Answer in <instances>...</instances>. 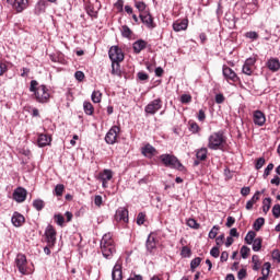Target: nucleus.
I'll return each mask as SVG.
<instances>
[{
	"mask_svg": "<svg viewBox=\"0 0 280 280\" xmlns=\"http://www.w3.org/2000/svg\"><path fill=\"white\" fill-rule=\"evenodd\" d=\"M30 92L34 93L35 100L38 102V104H47V102H49V90H47L45 84L38 86V81L32 80Z\"/></svg>",
	"mask_w": 280,
	"mask_h": 280,
	"instance_id": "obj_1",
	"label": "nucleus"
},
{
	"mask_svg": "<svg viewBox=\"0 0 280 280\" xmlns=\"http://www.w3.org/2000/svg\"><path fill=\"white\" fill-rule=\"evenodd\" d=\"M224 145H226V136H224V130H219L209 136V150H222Z\"/></svg>",
	"mask_w": 280,
	"mask_h": 280,
	"instance_id": "obj_2",
	"label": "nucleus"
},
{
	"mask_svg": "<svg viewBox=\"0 0 280 280\" xmlns=\"http://www.w3.org/2000/svg\"><path fill=\"white\" fill-rule=\"evenodd\" d=\"M160 161L164 165V167H170L171 170H178V172H185V165L180 163L178 158L174 154H162L160 155Z\"/></svg>",
	"mask_w": 280,
	"mask_h": 280,
	"instance_id": "obj_3",
	"label": "nucleus"
},
{
	"mask_svg": "<svg viewBox=\"0 0 280 280\" xmlns=\"http://www.w3.org/2000/svg\"><path fill=\"white\" fill-rule=\"evenodd\" d=\"M14 264L20 275H30V271H27V256L25 254H18Z\"/></svg>",
	"mask_w": 280,
	"mask_h": 280,
	"instance_id": "obj_4",
	"label": "nucleus"
},
{
	"mask_svg": "<svg viewBox=\"0 0 280 280\" xmlns=\"http://www.w3.org/2000/svg\"><path fill=\"white\" fill-rule=\"evenodd\" d=\"M108 56L112 62H124V50L119 46H112L108 50Z\"/></svg>",
	"mask_w": 280,
	"mask_h": 280,
	"instance_id": "obj_5",
	"label": "nucleus"
},
{
	"mask_svg": "<svg viewBox=\"0 0 280 280\" xmlns=\"http://www.w3.org/2000/svg\"><path fill=\"white\" fill-rule=\"evenodd\" d=\"M161 108H163V101L155 98L144 107V113H147V115H156Z\"/></svg>",
	"mask_w": 280,
	"mask_h": 280,
	"instance_id": "obj_6",
	"label": "nucleus"
},
{
	"mask_svg": "<svg viewBox=\"0 0 280 280\" xmlns=\"http://www.w3.org/2000/svg\"><path fill=\"white\" fill-rule=\"evenodd\" d=\"M119 126H113L105 136V142L108 145H115L117 143V135L120 132Z\"/></svg>",
	"mask_w": 280,
	"mask_h": 280,
	"instance_id": "obj_7",
	"label": "nucleus"
},
{
	"mask_svg": "<svg viewBox=\"0 0 280 280\" xmlns=\"http://www.w3.org/2000/svg\"><path fill=\"white\" fill-rule=\"evenodd\" d=\"M222 73L226 82H240V77H237V73H235V71L228 66H223Z\"/></svg>",
	"mask_w": 280,
	"mask_h": 280,
	"instance_id": "obj_8",
	"label": "nucleus"
},
{
	"mask_svg": "<svg viewBox=\"0 0 280 280\" xmlns=\"http://www.w3.org/2000/svg\"><path fill=\"white\" fill-rule=\"evenodd\" d=\"M139 18L149 30H154L156 27V25L154 24V18H152V14H150V12L141 13Z\"/></svg>",
	"mask_w": 280,
	"mask_h": 280,
	"instance_id": "obj_9",
	"label": "nucleus"
},
{
	"mask_svg": "<svg viewBox=\"0 0 280 280\" xmlns=\"http://www.w3.org/2000/svg\"><path fill=\"white\" fill-rule=\"evenodd\" d=\"M253 122L255 124V126H265L266 125V114H264V112L256 109L253 113Z\"/></svg>",
	"mask_w": 280,
	"mask_h": 280,
	"instance_id": "obj_10",
	"label": "nucleus"
},
{
	"mask_svg": "<svg viewBox=\"0 0 280 280\" xmlns=\"http://www.w3.org/2000/svg\"><path fill=\"white\" fill-rule=\"evenodd\" d=\"M101 250L105 259H110L113 255L117 253V249L115 248V244L113 243L109 245H101Z\"/></svg>",
	"mask_w": 280,
	"mask_h": 280,
	"instance_id": "obj_11",
	"label": "nucleus"
},
{
	"mask_svg": "<svg viewBox=\"0 0 280 280\" xmlns=\"http://www.w3.org/2000/svg\"><path fill=\"white\" fill-rule=\"evenodd\" d=\"M27 198V190L23 187H19L13 191V200L15 202H25Z\"/></svg>",
	"mask_w": 280,
	"mask_h": 280,
	"instance_id": "obj_12",
	"label": "nucleus"
},
{
	"mask_svg": "<svg viewBox=\"0 0 280 280\" xmlns=\"http://www.w3.org/2000/svg\"><path fill=\"white\" fill-rule=\"evenodd\" d=\"M266 67L272 73H277L280 70V61L279 58L271 57L266 61Z\"/></svg>",
	"mask_w": 280,
	"mask_h": 280,
	"instance_id": "obj_13",
	"label": "nucleus"
},
{
	"mask_svg": "<svg viewBox=\"0 0 280 280\" xmlns=\"http://www.w3.org/2000/svg\"><path fill=\"white\" fill-rule=\"evenodd\" d=\"M45 235L48 244H51L54 246L56 244V229H54V225H48L45 230Z\"/></svg>",
	"mask_w": 280,
	"mask_h": 280,
	"instance_id": "obj_14",
	"label": "nucleus"
},
{
	"mask_svg": "<svg viewBox=\"0 0 280 280\" xmlns=\"http://www.w3.org/2000/svg\"><path fill=\"white\" fill-rule=\"evenodd\" d=\"M116 222H128V209L120 207L116 210L115 213Z\"/></svg>",
	"mask_w": 280,
	"mask_h": 280,
	"instance_id": "obj_15",
	"label": "nucleus"
},
{
	"mask_svg": "<svg viewBox=\"0 0 280 280\" xmlns=\"http://www.w3.org/2000/svg\"><path fill=\"white\" fill-rule=\"evenodd\" d=\"M145 248L148 253H153V250H156V236H154V233L149 234L145 242Z\"/></svg>",
	"mask_w": 280,
	"mask_h": 280,
	"instance_id": "obj_16",
	"label": "nucleus"
},
{
	"mask_svg": "<svg viewBox=\"0 0 280 280\" xmlns=\"http://www.w3.org/2000/svg\"><path fill=\"white\" fill-rule=\"evenodd\" d=\"M141 154H143V156H145L147 159H152V156H155L156 154V148L148 143L141 148Z\"/></svg>",
	"mask_w": 280,
	"mask_h": 280,
	"instance_id": "obj_17",
	"label": "nucleus"
},
{
	"mask_svg": "<svg viewBox=\"0 0 280 280\" xmlns=\"http://www.w3.org/2000/svg\"><path fill=\"white\" fill-rule=\"evenodd\" d=\"M47 10V0H39L34 8V14L36 16H40V14H45Z\"/></svg>",
	"mask_w": 280,
	"mask_h": 280,
	"instance_id": "obj_18",
	"label": "nucleus"
},
{
	"mask_svg": "<svg viewBox=\"0 0 280 280\" xmlns=\"http://www.w3.org/2000/svg\"><path fill=\"white\" fill-rule=\"evenodd\" d=\"M11 222L13 226H23V224H25V217L19 212H14L11 218Z\"/></svg>",
	"mask_w": 280,
	"mask_h": 280,
	"instance_id": "obj_19",
	"label": "nucleus"
},
{
	"mask_svg": "<svg viewBox=\"0 0 280 280\" xmlns=\"http://www.w3.org/2000/svg\"><path fill=\"white\" fill-rule=\"evenodd\" d=\"M145 47H148V42L143 39H138L132 44V49L135 54H141V51H143Z\"/></svg>",
	"mask_w": 280,
	"mask_h": 280,
	"instance_id": "obj_20",
	"label": "nucleus"
},
{
	"mask_svg": "<svg viewBox=\"0 0 280 280\" xmlns=\"http://www.w3.org/2000/svg\"><path fill=\"white\" fill-rule=\"evenodd\" d=\"M27 5H30V0H15L13 8L15 9V12L21 13L24 10H27Z\"/></svg>",
	"mask_w": 280,
	"mask_h": 280,
	"instance_id": "obj_21",
	"label": "nucleus"
},
{
	"mask_svg": "<svg viewBox=\"0 0 280 280\" xmlns=\"http://www.w3.org/2000/svg\"><path fill=\"white\" fill-rule=\"evenodd\" d=\"M112 279L113 280H124V275L121 271V265H115L112 270Z\"/></svg>",
	"mask_w": 280,
	"mask_h": 280,
	"instance_id": "obj_22",
	"label": "nucleus"
},
{
	"mask_svg": "<svg viewBox=\"0 0 280 280\" xmlns=\"http://www.w3.org/2000/svg\"><path fill=\"white\" fill-rule=\"evenodd\" d=\"M189 22L187 20H182L180 22L173 23L174 32H183L187 30Z\"/></svg>",
	"mask_w": 280,
	"mask_h": 280,
	"instance_id": "obj_23",
	"label": "nucleus"
},
{
	"mask_svg": "<svg viewBox=\"0 0 280 280\" xmlns=\"http://www.w3.org/2000/svg\"><path fill=\"white\" fill-rule=\"evenodd\" d=\"M37 143L39 148H45L46 145H49V143H51V138L45 133H42L38 136Z\"/></svg>",
	"mask_w": 280,
	"mask_h": 280,
	"instance_id": "obj_24",
	"label": "nucleus"
},
{
	"mask_svg": "<svg viewBox=\"0 0 280 280\" xmlns=\"http://www.w3.org/2000/svg\"><path fill=\"white\" fill-rule=\"evenodd\" d=\"M100 180H105L108 183V180H113V171L105 168L103 172L98 174Z\"/></svg>",
	"mask_w": 280,
	"mask_h": 280,
	"instance_id": "obj_25",
	"label": "nucleus"
},
{
	"mask_svg": "<svg viewBox=\"0 0 280 280\" xmlns=\"http://www.w3.org/2000/svg\"><path fill=\"white\" fill-rule=\"evenodd\" d=\"M260 194L261 191L257 190L255 195L250 198V200L246 202L245 208L247 209V211H250V209H253V206L257 202V200H259Z\"/></svg>",
	"mask_w": 280,
	"mask_h": 280,
	"instance_id": "obj_26",
	"label": "nucleus"
},
{
	"mask_svg": "<svg viewBox=\"0 0 280 280\" xmlns=\"http://www.w3.org/2000/svg\"><path fill=\"white\" fill-rule=\"evenodd\" d=\"M207 154H209V150L203 147L197 150L196 158L198 161H207Z\"/></svg>",
	"mask_w": 280,
	"mask_h": 280,
	"instance_id": "obj_27",
	"label": "nucleus"
},
{
	"mask_svg": "<svg viewBox=\"0 0 280 280\" xmlns=\"http://www.w3.org/2000/svg\"><path fill=\"white\" fill-rule=\"evenodd\" d=\"M85 10H86V14H89L91 19H97V10H95V7L92 3H89L85 7Z\"/></svg>",
	"mask_w": 280,
	"mask_h": 280,
	"instance_id": "obj_28",
	"label": "nucleus"
},
{
	"mask_svg": "<svg viewBox=\"0 0 280 280\" xmlns=\"http://www.w3.org/2000/svg\"><path fill=\"white\" fill-rule=\"evenodd\" d=\"M112 75H118L121 78V66L119 62H112Z\"/></svg>",
	"mask_w": 280,
	"mask_h": 280,
	"instance_id": "obj_29",
	"label": "nucleus"
},
{
	"mask_svg": "<svg viewBox=\"0 0 280 280\" xmlns=\"http://www.w3.org/2000/svg\"><path fill=\"white\" fill-rule=\"evenodd\" d=\"M246 3V10H252V12H257V0H245Z\"/></svg>",
	"mask_w": 280,
	"mask_h": 280,
	"instance_id": "obj_30",
	"label": "nucleus"
},
{
	"mask_svg": "<svg viewBox=\"0 0 280 280\" xmlns=\"http://www.w3.org/2000/svg\"><path fill=\"white\" fill-rule=\"evenodd\" d=\"M271 205H272V199L270 197H267L262 200V211H264V213H268V211H270Z\"/></svg>",
	"mask_w": 280,
	"mask_h": 280,
	"instance_id": "obj_31",
	"label": "nucleus"
},
{
	"mask_svg": "<svg viewBox=\"0 0 280 280\" xmlns=\"http://www.w3.org/2000/svg\"><path fill=\"white\" fill-rule=\"evenodd\" d=\"M83 110H84L85 115H93L95 108L93 107V104H91V102H84Z\"/></svg>",
	"mask_w": 280,
	"mask_h": 280,
	"instance_id": "obj_32",
	"label": "nucleus"
},
{
	"mask_svg": "<svg viewBox=\"0 0 280 280\" xmlns=\"http://www.w3.org/2000/svg\"><path fill=\"white\" fill-rule=\"evenodd\" d=\"M264 224H266V219L264 218H258L255 220L253 226L255 231H261V226H264Z\"/></svg>",
	"mask_w": 280,
	"mask_h": 280,
	"instance_id": "obj_33",
	"label": "nucleus"
},
{
	"mask_svg": "<svg viewBox=\"0 0 280 280\" xmlns=\"http://www.w3.org/2000/svg\"><path fill=\"white\" fill-rule=\"evenodd\" d=\"M261 237H257L254 240V242L252 243L253 244V250L254 253H259V250H261Z\"/></svg>",
	"mask_w": 280,
	"mask_h": 280,
	"instance_id": "obj_34",
	"label": "nucleus"
},
{
	"mask_svg": "<svg viewBox=\"0 0 280 280\" xmlns=\"http://www.w3.org/2000/svg\"><path fill=\"white\" fill-rule=\"evenodd\" d=\"M257 236V233L255 231H249L245 236V243L250 245L255 242V237Z\"/></svg>",
	"mask_w": 280,
	"mask_h": 280,
	"instance_id": "obj_35",
	"label": "nucleus"
},
{
	"mask_svg": "<svg viewBox=\"0 0 280 280\" xmlns=\"http://www.w3.org/2000/svg\"><path fill=\"white\" fill-rule=\"evenodd\" d=\"M33 207L36 211H43V209H45V201H43V199H35L33 201Z\"/></svg>",
	"mask_w": 280,
	"mask_h": 280,
	"instance_id": "obj_36",
	"label": "nucleus"
},
{
	"mask_svg": "<svg viewBox=\"0 0 280 280\" xmlns=\"http://www.w3.org/2000/svg\"><path fill=\"white\" fill-rule=\"evenodd\" d=\"M91 98H92V102H94V104H100V102H102V92L93 91Z\"/></svg>",
	"mask_w": 280,
	"mask_h": 280,
	"instance_id": "obj_37",
	"label": "nucleus"
},
{
	"mask_svg": "<svg viewBox=\"0 0 280 280\" xmlns=\"http://www.w3.org/2000/svg\"><path fill=\"white\" fill-rule=\"evenodd\" d=\"M201 261H202V258H200V257H196L195 259H192L190 261L191 272H196V268H198V266H200Z\"/></svg>",
	"mask_w": 280,
	"mask_h": 280,
	"instance_id": "obj_38",
	"label": "nucleus"
},
{
	"mask_svg": "<svg viewBox=\"0 0 280 280\" xmlns=\"http://www.w3.org/2000/svg\"><path fill=\"white\" fill-rule=\"evenodd\" d=\"M218 231H220V225H213L208 234V237L210 240H215V237H218Z\"/></svg>",
	"mask_w": 280,
	"mask_h": 280,
	"instance_id": "obj_39",
	"label": "nucleus"
},
{
	"mask_svg": "<svg viewBox=\"0 0 280 280\" xmlns=\"http://www.w3.org/2000/svg\"><path fill=\"white\" fill-rule=\"evenodd\" d=\"M113 244V238L110 234H105L101 240V246H106Z\"/></svg>",
	"mask_w": 280,
	"mask_h": 280,
	"instance_id": "obj_40",
	"label": "nucleus"
},
{
	"mask_svg": "<svg viewBox=\"0 0 280 280\" xmlns=\"http://www.w3.org/2000/svg\"><path fill=\"white\" fill-rule=\"evenodd\" d=\"M121 34H122L124 38H130V36H132V30H130V27H128V25H124L121 27Z\"/></svg>",
	"mask_w": 280,
	"mask_h": 280,
	"instance_id": "obj_41",
	"label": "nucleus"
},
{
	"mask_svg": "<svg viewBox=\"0 0 280 280\" xmlns=\"http://www.w3.org/2000/svg\"><path fill=\"white\" fill-rule=\"evenodd\" d=\"M266 165V158L261 156L256 160L255 170H261Z\"/></svg>",
	"mask_w": 280,
	"mask_h": 280,
	"instance_id": "obj_42",
	"label": "nucleus"
},
{
	"mask_svg": "<svg viewBox=\"0 0 280 280\" xmlns=\"http://www.w3.org/2000/svg\"><path fill=\"white\" fill-rule=\"evenodd\" d=\"M245 38H249L250 40H257V38H259V34L255 31H249L245 33Z\"/></svg>",
	"mask_w": 280,
	"mask_h": 280,
	"instance_id": "obj_43",
	"label": "nucleus"
},
{
	"mask_svg": "<svg viewBox=\"0 0 280 280\" xmlns=\"http://www.w3.org/2000/svg\"><path fill=\"white\" fill-rule=\"evenodd\" d=\"M248 253H250V248L246 245H243L241 248V257L243 259H248Z\"/></svg>",
	"mask_w": 280,
	"mask_h": 280,
	"instance_id": "obj_44",
	"label": "nucleus"
},
{
	"mask_svg": "<svg viewBox=\"0 0 280 280\" xmlns=\"http://www.w3.org/2000/svg\"><path fill=\"white\" fill-rule=\"evenodd\" d=\"M272 170H275V164L269 163L264 171L262 178H268V176H270V172H272Z\"/></svg>",
	"mask_w": 280,
	"mask_h": 280,
	"instance_id": "obj_45",
	"label": "nucleus"
},
{
	"mask_svg": "<svg viewBox=\"0 0 280 280\" xmlns=\"http://www.w3.org/2000/svg\"><path fill=\"white\" fill-rule=\"evenodd\" d=\"M187 226H189L190 229H200V223H198L196 219H188Z\"/></svg>",
	"mask_w": 280,
	"mask_h": 280,
	"instance_id": "obj_46",
	"label": "nucleus"
},
{
	"mask_svg": "<svg viewBox=\"0 0 280 280\" xmlns=\"http://www.w3.org/2000/svg\"><path fill=\"white\" fill-rule=\"evenodd\" d=\"M135 8H137V10L140 12H145V8H148V5H145V2L143 1H136Z\"/></svg>",
	"mask_w": 280,
	"mask_h": 280,
	"instance_id": "obj_47",
	"label": "nucleus"
},
{
	"mask_svg": "<svg viewBox=\"0 0 280 280\" xmlns=\"http://www.w3.org/2000/svg\"><path fill=\"white\" fill-rule=\"evenodd\" d=\"M252 262L254 264L253 270H256V271L259 270V256L254 255L252 257Z\"/></svg>",
	"mask_w": 280,
	"mask_h": 280,
	"instance_id": "obj_48",
	"label": "nucleus"
},
{
	"mask_svg": "<svg viewBox=\"0 0 280 280\" xmlns=\"http://www.w3.org/2000/svg\"><path fill=\"white\" fill-rule=\"evenodd\" d=\"M55 220L58 226H65V217L62 214H55Z\"/></svg>",
	"mask_w": 280,
	"mask_h": 280,
	"instance_id": "obj_49",
	"label": "nucleus"
},
{
	"mask_svg": "<svg viewBox=\"0 0 280 280\" xmlns=\"http://www.w3.org/2000/svg\"><path fill=\"white\" fill-rule=\"evenodd\" d=\"M63 192H65V185L58 184V185L55 187V195H57V196H62Z\"/></svg>",
	"mask_w": 280,
	"mask_h": 280,
	"instance_id": "obj_50",
	"label": "nucleus"
},
{
	"mask_svg": "<svg viewBox=\"0 0 280 280\" xmlns=\"http://www.w3.org/2000/svg\"><path fill=\"white\" fill-rule=\"evenodd\" d=\"M242 71L245 75H253V67L252 66H246V63H244Z\"/></svg>",
	"mask_w": 280,
	"mask_h": 280,
	"instance_id": "obj_51",
	"label": "nucleus"
},
{
	"mask_svg": "<svg viewBox=\"0 0 280 280\" xmlns=\"http://www.w3.org/2000/svg\"><path fill=\"white\" fill-rule=\"evenodd\" d=\"M145 222V213L140 212L137 217V224L138 226H141Z\"/></svg>",
	"mask_w": 280,
	"mask_h": 280,
	"instance_id": "obj_52",
	"label": "nucleus"
},
{
	"mask_svg": "<svg viewBox=\"0 0 280 280\" xmlns=\"http://www.w3.org/2000/svg\"><path fill=\"white\" fill-rule=\"evenodd\" d=\"M210 255L211 257H214V259H218V257H220V247L218 246L212 247L210 250Z\"/></svg>",
	"mask_w": 280,
	"mask_h": 280,
	"instance_id": "obj_53",
	"label": "nucleus"
},
{
	"mask_svg": "<svg viewBox=\"0 0 280 280\" xmlns=\"http://www.w3.org/2000/svg\"><path fill=\"white\" fill-rule=\"evenodd\" d=\"M137 77H138V80H140L141 82H145V80H150V75L143 71L138 72Z\"/></svg>",
	"mask_w": 280,
	"mask_h": 280,
	"instance_id": "obj_54",
	"label": "nucleus"
},
{
	"mask_svg": "<svg viewBox=\"0 0 280 280\" xmlns=\"http://www.w3.org/2000/svg\"><path fill=\"white\" fill-rule=\"evenodd\" d=\"M255 62H257V58L255 57H249L245 60L244 65H246L247 67H255Z\"/></svg>",
	"mask_w": 280,
	"mask_h": 280,
	"instance_id": "obj_55",
	"label": "nucleus"
},
{
	"mask_svg": "<svg viewBox=\"0 0 280 280\" xmlns=\"http://www.w3.org/2000/svg\"><path fill=\"white\" fill-rule=\"evenodd\" d=\"M272 215L273 218H280V205L277 203L272 207Z\"/></svg>",
	"mask_w": 280,
	"mask_h": 280,
	"instance_id": "obj_56",
	"label": "nucleus"
},
{
	"mask_svg": "<svg viewBox=\"0 0 280 280\" xmlns=\"http://www.w3.org/2000/svg\"><path fill=\"white\" fill-rule=\"evenodd\" d=\"M271 257L273 259V261H277L278 264H280V252L279 249H273L271 253Z\"/></svg>",
	"mask_w": 280,
	"mask_h": 280,
	"instance_id": "obj_57",
	"label": "nucleus"
},
{
	"mask_svg": "<svg viewBox=\"0 0 280 280\" xmlns=\"http://www.w3.org/2000/svg\"><path fill=\"white\" fill-rule=\"evenodd\" d=\"M180 102H182V104H189V103H191V95L183 94L180 96Z\"/></svg>",
	"mask_w": 280,
	"mask_h": 280,
	"instance_id": "obj_58",
	"label": "nucleus"
},
{
	"mask_svg": "<svg viewBox=\"0 0 280 280\" xmlns=\"http://www.w3.org/2000/svg\"><path fill=\"white\" fill-rule=\"evenodd\" d=\"M189 130H190V132L196 135V133L200 132V126H198L196 122H191Z\"/></svg>",
	"mask_w": 280,
	"mask_h": 280,
	"instance_id": "obj_59",
	"label": "nucleus"
},
{
	"mask_svg": "<svg viewBox=\"0 0 280 280\" xmlns=\"http://www.w3.org/2000/svg\"><path fill=\"white\" fill-rule=\"evenodd\" d=\"M3 73H8V65L3 61H0V75H3Z\"/></svg>",
	"mask_w": 280,
	"mask_h": 280,
	"instance_id": "obj_60",
	"label": "nucleus"
},
{
	"mask_svg": "<svg viewBox=\"0 0 280 280\" xmlns=\"http://www.w3.org/2000/svg\"><path fill=\"white\" fill-rule=\"evenodd\" d=\"M74 78H75V80H78V82H82V81L84 80V72H82V71H77V72L74 73Z\"/></svg>",
	"mask_w": 280,
	"mask_h": 280,
	"instance_id": "obj_61",
	"label": "nucleus"
},
{
	"mask_svg": "<svg viewBox=\"0 0 280 280\" xmlns=\"http://www.w3.org/2000/svg\"><path fill=\"white\" fill-rule=\"evenodd\" d=\"M182 255H183V257H189V255H191V249L187 246H184L182 248Z\"/></svg>",
	"mask_w": 280,
	"mask_h": 280,
	"instance_id": "obj_62",
	"label": "nucleus"
},
{
	"mask_svg": "<svg viewBox=\"0 0 280 280\" xmlns=\"http://www.w3.org/2000/svg\"><path fill=\"white\" fill-rule=\"evenodd\" d=\"M102 202H103L102 196H101V195H96V196L94 197V205H95L96 207H102Z\"/></svg>",
	"mask_w": 280,
	"mask_h": 280,
	"instance_id": "obj_63",
	"label": "nucleus"
},
{
	"mask_svg": "<svg viewBox=\"0 0 280 280\" xmlns=\"http://www.w3.org/2000/svg\"><path fill=\"white\" fill-rule=\"evenodd\" d=\"M246 269H241L238 272H237V279L238 280H244L246 279Z\"/></svg>",
	"mask_w": 280,
	"mask_h": 280,
	"instance_id": "obj_64",
	"label": "nucleus"
}]
</instances>
